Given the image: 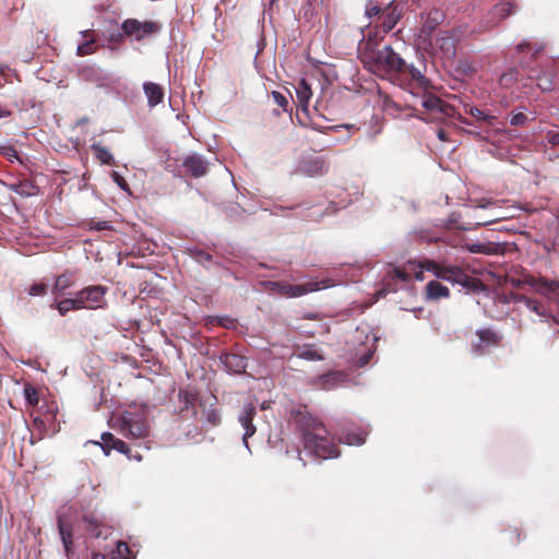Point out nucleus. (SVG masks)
<instances>
[{"instance_id":"obj_40","label":"nucleus","mask_w":559,"mask_h":559,"mask_svg":"<svg viewBox=\"0 0 559 559\" xmlns=\"http://www.w3.org/2000/svg\"><path fill=\"white\" fill-rule=\"evenodd\" d=\"M527 122V116L524 112H515L511 115L510 124L511 126H524Z\"/></svg>"},{"instance_id":"obj_19","label":"nucleus","mask_w":559,"mask_h":559,"mask_svg":"<svg viewBox=\"0 0 559 559\" xmlns=\"http://www.w3.org/2000/svg\"><path fill=\"white\" fill-rule=\"evenodd\" d=\"M143 91L147 97V104L152 108L160 104L164 99V88L157 83L145 82L143 84Z\"/></svg>"},{"instance_id":"obj_10","label":"nucleus","mask_w":559,"mask_h":559,"mask_svg":"<svg viewBox=\"0 0 559 559\" xmlns=\"http://www.w3.org/2000/svg\"><path fill=\"white\" fill-rule=\"evenodd\" d=\"M107 288L102 285L88 286L76 293L79 300L82 301V308L98 309L105 304V294Z\"/></svg>"},{"instance_id":"obj_64","label":"nucleus","mask_w":559,"mask_h":559,"mask_svg":"<svg viewBox=\"0 0 559 559\" xmlns=\"http://www.w3.org/2000/svg\"><path fill=\"white\" fill-rule=\"evenodd\" d=\"M343 127H344V128H347V129H355V130H357V128H355V126H354V124H350V126H343Z\"/></svg>"},{"instance_id":"obj_28","label":"nucleus","mask_w":559,"mask_h":559,"mask_svg":"<svg viewBox=\"0 0 559 559\" xmlns=\"http://www.w3.org/2000/svg\"><path fill=\"white\" fill-rule=\"evenodd\" d=\"M72 284H73V280L70 275H67V274L59 275L56 278V282H55V285L52 288V293L57 294V295H63L66 289L71 287Z\"/></svg>"},{"instance_id":"obj_42","label":"nucleus","mask_w":559,"mask_h":559,"mask_svg":"<svg viewBox=\"0 0 559 559\" xmlns=\"http://www.w3.org/2000/svg\"><path fill=\"white\" fill-rule=\"evenodd\" d=\"M299 356L308 360H319L322 358L316 349L311 348L302 350Z\"/></svg>"},{"instance_id":"obj_34","label":"nucleus","mask_w":559,"mask_h":559,"mask_svg":"<svg viewBox=\"0 0 559 559\" xmlns=\"http://www.w3.org/2000/svg\"><path fill=\"white\" fill-rule=\"evenodd\" d=\"M342 441H344L348 445H360L365 442V436L360 433L349 432L344 438H342Z\"/></svg>"},{"instance_id":"obj_50","label":"nucleus","mask_w":559,"mask_h":559,"mask_svg":"<svg viewBox=\"0 0 559 559\" xmlns=\"http://www.w3.org/2000/svg\"><path fill=\"white\" fill-rule=\"evenodd\" d=\"M371 356H372V353H371V352H369V353H368V354H366V355L360 356V357L358 358V360H357V365H358V367H364V366H366V365L369 362V359L371 358Z\"/></svg>"},{"instance_id":"obj_27","label":"nucleus","mask_w":559,"mask_h":559,"mask_svg":"<svg viewBox=\"0 0 559 559\" xmlns=\"http://www.w3.org/2000/svg\"><path fill=\"white\" fill-rule=\"evenodd\" d=\"M92 151L95 154V157L104 165H114L115 158L112 154L104 147L100 143H94L91 145Z\"/></svg>"},{"instance_id":"obj_26","label":"nucleus","mask_w":559,"mask_h":559,"mask_svg":"<svg viewBox=\"0 0 559 559\" xmlns=\"http://www.w3.org/2000/svg\"><path fill=\"white\" fill-rule=\"evenodd\" d=\"M52 308H56L61 316H64L70 310L82 309V301L79 300L78 295L75 294L74 298H67L55 305H51Z\"/></svg>"},{"instance_id":"obj_56","label":"nucleus","mask_w":559,"mask_h":559,"mask_svg":"<svg viewBox=\"0 0 559 559\" xmlns=\"http://www.w3.org/2000/svg\"><path fill=\"white\" fill-rule=\"evenodd\" d=\"M437 134H438V138H439L441 141H445V140H447V133H445V131H444V130L439 129V130H438V132H437Z\"/></svg>"},{"instance_id":"obj_51","label":"nucleus","mask_w":559,"mask_h":559,"mask_svg":"<svg viewBox=\"0 0 559 559\" xmlns=\"http://www.w3.org/2000/svg\"><path fill=\"white\" fill-rule=\"evenodd\" d=\"M94 228L96 230H107V229H110L111 226H110V224L108 222L103 221V222H97L95 224Z\"/></svg>"},{"instance_id":"obj_52","label":"nucleus","mask_w":559,"mask_h":559,"mask_svg":"<svg viewBox=\"0 0 559 559\" xmlns=\"http://www.w3.org/2000/svg\"><path fill=\"white\" fill-rule=\"evenodd\" d=\"M11 115V110H9L5 106H3L1 103H0V119L1 118H7Z\"/></svg>"},{"instance_id":"obj_32","label":"nucleus","mask_w":559,"mask_h":559,"mask_svg":"<svg viewBox=\"0 0 559 559\" xmlns=\"http://www.w3.org/2000/svg\"><path fill=\"white\" fill-rule=\"evenodd\" d=\"M24 397L28 405L36 406L38 404V393L35 386L32 384H25L24 386Z\"/></svg>"},{"instance_id":"obj_16","label":"nucleus","mask_w":559,"mask_h":559,"mask_svg":"<svg viewBox=\"0 0 559 559\" xmlns=\"http://www.w3.org/2000/svg\"><path fill=\"white\" fill-rule=\"evenodd\" d=\"M95 444H98L103 449V451L105 452L106 455H108L111 450H116L120 453L129 455L130 449H129L128 444L124 441L116 438L110 432H104L102 435V442H95Z\"/></svg>"},{"instance_id":"obj_60","label":"nucleus","mask_w":559,"mask_h":559,"mask_svg":"<svg viewBox=\"0 0 559 559\" xmlns=\"http://www.w3.org/2000/svg\"><path fill=\"white\" fill-rule=\"evenodd\" d=\"M330 212H331V213H334V212H336V209H335L333 205H331V206H329V207L326 209V213H330Z\"/></svg>"},{"instance_id":"obj_54","label":"nucleus","mask_w":559,"mask_h":559,"mask_svg":"<svg viewBox=\"0 0 559 559\" xmlns=\"http://www.w3.org/2000/svg\"><path fill=\"white\" fill-rule=\"evenodd\" d=\"M531 47V44L528 41H523L518 45V50L523 52L525 49H528Z\"/></svg>"},{"instance_id":"obj_37","label":"nucleus","mask_w":559,"mask_h":559,"mask_svg":"<svg viewBox=\"0 0 559 559\" xmlns=\"http://www.w3.org/2000/svg\"><path fill=\"white\" fill-rule=\"evenodd\" d=\"M34 189V186L28 182H21L17 186L14 187V191L21 195H32L34 194L31 190Z\"/></svg>"},{"instance_id":"obj_18","label":"nucleus","mask_w":559,"mask_h":559,"mask_svg":"<svg viewBox=\"0 0 559 559\" xmlns=\"http://www.w3.org/2000/svg\"><path fill=\"white\" fill-rule=\"evenodd\" d=\"M515 12V7L512 3H499L492 8L489 13L490 21L486 22V28L495 27L500 21L508 17Z\"/></svg>"},{"instance_id":"obj_46","label":"nucleus","mask_w":559,"mask_h":559,"mask_svg":"<svg viewBox=\"0 0 559 559\" xmlns=\"http://www.w3.org/2000/svg\"><path fill=\"white\" fill-rule=\"evenodd\" d=\"M510 298L515 304H524L525 307L527 306L528 301L531 300V297H527V296L521 295V294H514V293H512L510 295Z\"/></svg>"},{"instance_id":"obj_11","label":"nucleus","mask_w":559,"mask_h":559,"mask_svg":"<svg viewBox=\"0 0 559 559\" xmlns=\"http://www.w3.org/2000/svg\"><path fill=\"white\" fill-rule=\"evenodd\" d=\"M526 308L540 317L545 322H552L559 325V307L548 299L547 304L531 298Z\"/></svg>"},{"instance_id":"obj_5","label":"nucleus","mask_w":559,"mask_h":559,"mask_svg":"<svg viewBox=\"0 0 559 559\" xmlns=\"http://www.w3.org/2000/svg\"><path fill=\"white\" fill-rule=\"evenodd\" d=\"M464 112L471 115L475 122L467 118H461L464 124L474 127L468 133L475 135L479 140H489L492 135L506 132L504 123L497 120V117L489 115L476 106L464 105Z\"/></svg>"},{"instance_id":"obj_57","label":"nucleus","mask_w":559,"mask_h":559,"mask_svg":"<svg viewBox=\"0 0 559 559\" xmlns=\"http://www.w3.org/2000/svg\"><path fill=\"white\" fill-rule=\"evenodd\" d=\"M129 459H134L136 461H141L142 460V456L140 454H132L131 451L129 450V455H127Z\"/></svg>"},{"instance_id":"obj_17","label":"nucleus","mask_w":559,"mask_h":559,"mask_svg":"<svg viewBox=\"0 0 559 559\" xmlns=\"http://www.w3.org/2000/svg\"><path fill=\"white\" fill-rule=\"evenodd\" d=\"M221 362L230 373H242L246 371L247 362L243 356L238 354L223 353L219 356Z\"/></svg>"},{"instance_id":"obj_25","label":"nucleus","mask_w":559,"mask_h":559,"mask_svg":"<svg viewBox=\"0 0 559 559\" xmlns=\"http://www.w3.org/2000/svg\"><path fill=\"white\" fill-rule=\"evenodd\" d=\"M440 19L441 13L439 11H431L420 28L419 36L424 39L429 38L432 32L435 31L436 26L439 24Z\"/></svg>"},{"instance_id":"obj_59","label":"nucleus","mask_w":559,"mask_h":559,"mask_svg":"<svg viewBox=\"0 0 559 559\" xmlns=\"http://www.w3.org/2000/svg\"><path fill=\"white\" fill-rule=\"evenodd\" d=\"M165 169H167L168 171H174L173 166L168 160H166Z\"/></svg>"},{"instance_id":"obj_55","label":"nucleus","mask_w":559,"mask_h":559,"mask_svg":"<svg viewBox=\"0 0 559 559\" xmlns=\"http://www.w3.org/2000/svg\"><path fill=\"white\" fill-rule=\"evenodd\" d=\"M5 154L9 157L17 158V153H16V151L14 148H11V147L7 148V153Z\"/></svg>"},{"instance_id":"obj_13","label":"nucleus","mask_w":559,"mask_h":559,"mask_svg":"<svg viewBox=\"0 0 559 559\" xmlns=\"http://www.w3.org/2000/svg\"><path fill=\"white\" fill-rule=\"evenodd\" d=\"M477 342L472 343V352L478 356L484 355L490 347L497 346L501 337L490 329H481L476 332Z\"/></svg>"},{"instance_id":"obj_61","label":"nucleus","mask_w":559,"mask_h":559,"mask_svg":"<svg viewBox=\"0 0 559 559\" xmlns=\"http://www.w3.org/2000/svg\"><path fill=\"white\" fill-rule=\"evenodd\" d=\"M34 424H35L36 426H39V425H41V424H43V420H40L39 418H35V419H34Z\"/></svg>"},{"instance_id":"obj_41","label":"nucleus","mask_w":559,"mask_h":559,"mask_svg":"<svg viewBox=\"0 0 559 559\" xmlns=\"http://www.w3.org/2000/svg\"><path fill=\"white\" fill-rule=\"evenodd\" d=\"M123 36H126L123 34V31H121V32L115 31V32L110 33L108 36L109 46L111 48H114L116 45H118L122 40Z\"/></svg>"},{"instance_id":"obj_9","label":"nucleus","mask_w":559,"mask_h":559,"mask_svg":"<svg viewBox=\"0 0 559 559\" xmlns=\"http://www.w3.org/2000/svg\"><path fill=\"white\" fill-rule=\"evenodd\" d=\"M523 283L531 286L537 294L554 301L559 307V282L548 281L544 277L536 278L534 276H526Z\"/></svg>"},{"instance_id":"obj_33","label":"nucleus","mask_w":559,"mask_h":559,"mask_svg":"<svg viewBox=\"0 0 559 559\" xmlns=\"http://www.w3.org/2000/svg\"><path fill=\"white\" fill-rule=\"evenodd\" d=\"M343 377L342 373L340 372H331V373H326L324 376H322V378L320 379L321 382H322V388L323 389H330L334 385V383L336 381H338L341 378Z\"/></svg>"},{"instance_id":"obj_2","label":"nucleus","mask_w":559,"mask_h":559,"mask_svg":"<svg viewBox=\"0 0 559 559\" xmlns=\"http://www.w3.org/2000/svg\"><path fill=\"white\" fill-rule=\"evenodd\" d=\"M297 423L304 447L311 455L323 460L338 455L337 449L322 423L301 413L298 415Z\"/></svg>"},{"instance_id":"obj_38","label":"nucleus","mask_w":559,"mask_h":559,"mask_svg":"<svg viewBox=\"0 0 559 559\" xmlns=\"http://www.w3.org/2000/svg\"><path fill=\"white\" fill-rule=\"evenodd\" d=\"M47 292V285L44 283H35L28 288V294L31 296H41Z\"/></svg>"},{"instance_id":"obj_44","label":"nucleus","mask_w":559,"mask_h":559,"mask_svg":"<svg viewBox=\"0 0 559 559\" xmlns=\"http://www.w3.org/2000/svg\"><path fill=\"white\" fill-rule=\"evenodd\" d=\"M217 322L219 325L226 328V329H234L236 328V320L230 317H221L217 319Z\"/></svg>"},{"instance_id":"obj_43","label":"nucleus","mask_w":559,"mask_h":559,"mask_svg":"<svg viewBox=\"0 0 559 559\" xmlns=\"http://www.w3.org/2000/svg\"><path fill=\"white\" fill-rule=\"evenodd\" d=\"M516 79V71L515 70H511L510 72L508 73H504L501 75L500 78V83L504 86H509V84Z\"/></svg>"},{"instance_id":"obj_62","label":"nucleus","mask_w":559,"mask_h":559,"mask_svg":"<svg viewBox=\"0 0 559 559\" xmlns=\"http://www.w3.org/2000/svg\"><path fill=\"white\" fill-rule=\"evenodd\" d=\"M201 257H202V258H204V259H206V260H211V255H210V254H207V253L202 252V253H201Z\"/></svg>"},{"instance_id":"obj_24","label":"nucleus","mask_w":559,"mask_h":559,"mask_svg":"<svg viewBox=\"0 0 559 559\" xmlns=\"http://www.w3.org/2000/svg\"><path fill=\"white\" fill-rule=\"evenodd\" d=\"M449 295H450L449 288L437 281H430L426 285L427 299L437 300L440 298H447V297H449Z\"/></svg>"},{"instance_id":"obj_29","label":"nucleus","mask_w":559,"mask_h":559,"mask_svg":"<svg viewBox=\"0 0 559 559\" xmlns=\"http://www.w3.org/2000/svg\"><path fill=\"white\" fill-rule=\"evenodd\" d=\"M178 397L180 403L183 404L185 409L194 407L195 403L198 402V394L188 389L180 390L178 393Z\"/></svg>"},{"instance_id":"obj_48","label":"nucleus","mask_w":559,"mask_h":559,"mask_svg":"<svg viewBox=\"0 0 559 559\" xmlns=\"http://www.w3.org/2000/svg\"><path fill=\"white\" fill-rule=\"evenodd\" d=\"M546 140L548 141L549 144H551L552 146L555 145H559V132H555V131H548L546 133Z\"/></svg>"},{"instance_id":"obj_53","label":"nucleus","mask_w":559,"mask_h":559,"mask_svg":"<svg viewBox=\"0 0 559 559\" xmlns=\"http://www.w3.org/2000/svg\"><path fill=\"white\" fill-rule=\"evenodd\" d=\"M325 213L314 211L309 215L310 219L319 221Z\"/></svg>"},{"instance_id":"obj_35","label":"nucleus","mask_w":559,"mask_h":559,"mask_svg":"<svg viewBox=\"0 0 559 559\" xmlns=\"http://www.w3.org/2000/svg\"><path fill=\"white\" fill-rule=\"evenodd\" d=\"M110 177L114 180V182L117 183V186L121 190H123V191L128 192L129 194H131V191H130L128 182L126 181V179L119 173L114 170V171L110 173Z\"/></svg>"},{"instance_id":"obj_6","label":"nucleus","mask_w":559,"mask_h":559,"mask_svg":"<svg viewBox=\"0 0 559 559\" xmlns=\"http://www.w3.org/2000/svg\"><path fill=\"white\" fill-rule=\"evenodd\" d=\"M365 14L367 17H378L384 33H389L397 24L403 14V5L396 0H368Z\"/></svg>"},{"instance_id":"obj_1","label":"nucleus","mask_w":559,"mask_h":559,"mask_svg":"<svg viewBox=\"0 0 559 559\" xmlns=\"http://www.w3.org/2000/svg\"><path fill=\"white\" fill-rule=\"evenodd\" d=\"M359 50L361 62L369 72L407 91L414 99L413 106L419 104L426 110L427 117L423 120H441L453 115V107L429 91L426 76L407 64L390 45L380 47L374 39L368 38Z\"/></svg>"},{"instance_id":"obj_22","label":"nucleus","mask_w":559,"mask_h":559,"mask_svg":"<svg viewBox=\"0 0 559 559\" xmlns=\"http://www.w3.org/2000/svg\"><path fill=\"white\" fill-rule=\"evenodd\" d=\"M300 169L308 176H317L326 173L328 165L323 158L316 157L304 162Z\"/></svg>"},{"instance_id":"obj_21","label":"nucleus","mask_w":559,"mask_h":559,"mask_svg":"<svg viewBox=\"0 0 559 559\" xmlns=\"http://www.w3.org/2000/svg\"><path fill=\"white\" fill-rule=\"evenodd\" d=\"M116 548L111 549L108 552H96L93 555L92 559H129V547L126 543L116 540L115 542Z\"/></svg>"},{"instance_id":"obj_39","label":"nucleus","mask_w":559,"mask_h":559,"mask_svg":"<svg viewBox=\"0 0 559 559\" xmlns=\"http://www.w3.org/2000/svg\"><path fill=\"white\" fill-rule=\"evenodd\" d=\"M441 41L440 47L441 49L445 50L447 53L453 55L454 53V40L451 37H442L438 39Z\"/></svg>"},{"instance_id":"obj_36","label":"nucleus","mask_w":559,"mask_h":559,"mask_svg":"<svg viewBox=\"0 0 559 559\" xmlns=\"http://www.w3.org/2000/svg\"><path fill=\"white\" fill-rule=\"evenodd\" d=\"M94 39L86 40L85 43L78 46L79 56H87L95 51Z\"/></svg>"},{"instance_id":"obj_3","label":"nucleus","mask_w":559,"mask_h":559,"mask_svg":"<svg viewBox=\"0 0 559 559\" xmlns=\"http://www.w3.org/2000/svg\"><path fill=\"white\" fill-rule=\"evenodd\" d=\"M109 425L124 438L144 439L148 436L150 427L144 409H127L121 414L114 415Z\"/></svg>"},{"instance_id":"obj_15","label":"nucleus","mask_w":559,"mask_h":559,"mask_svg":"<svg viewBox=\"0 0 559 559\" xmlns=\"http://www.w3.org/2000/svg\"><path fill=\"white\" fill-rule=\"evenodd\" d=\"M186 170L194 178L206 175L209 163L198 154L187 156L182 162Z\"/></svg>"},{"instance_id":"obj_63","label":"nucleus","mask_w":559,"mask_h":559,"mask_svg":"<svg viewBox=\"0 0 559 559\" xmlns=\"http://www.w3.org/2000/svg\"><path fill=\"white\" fill-rule=\"evenodd\" d=\"M386 292L384 289L380 290L378 293L379 297L385 296Z\"/></svg>"},{"instance_id":"obj_49","label":"nucleus","mask_w":559,"mask_h":559,"mask_svg":"<svg viewBox=\"0 0 559 559\" xmlns=\"http://www.w3.org/2000/svg\"><path fill=\"white\" fill-rule=\"evenodd\" d=\"M537 84L543 91H550L552 88V83L547 79L539 78Z\"/></svg>"},{"instance_id":"obj_8","label":"nucleus","mask_w":559,"mask_h":559,"mask_svg":"<svg viewBox=\"0 0 559 559\" xmlns=\"http://www.w3.org/2000/svg\"><path fill=\"white\" fill-rule=\"evenodd\" d=\"M160 25L157 22L144 21L141 22L136 19H128L121 25V31L128 37H134L136 40H142L147 36L158 33Z\"/></svg>"},{"instance_id":"obj_7","label":"nucleus","mask_w":559,"mask_h":559,"mask_svg":"<svg viewBox=\"0 0 559 559\" xmlns=\"http://www.w3.org/2000/svg\"><path fill=\"white\" fill-rule=\"evenodd\" d=\"M263 285L266 290L271 293H275L280 296L293 298V297H300L308 293L317 292L323 288H328L333 286V283L331 280H324V281H312L308 282L306 284L301 285H292L286 282H273V281H266L263 282Z\"/></svg>"},{"instance_id":"obj_4","label":"nucleus","mask_w":559,"mask_h":559,"mask_svg":"<svg viewBox=\"0 0 559 559\" xmlns=\"http://www.w3.org/2000/svg\"><path fill=\"white\" fill-rule=\"evenodd\" d=\"M409 267L415 271V278L418 281L424 280L423 273L427 271L440 280L459 284L463 287H468L471 284V277L457 265H448L430 259H423L419 263H411Z\"/></svg>"},{"instance_id":"obj_58","label":"nucleus","mask_w":559,"mask_h":559,"mask_svg":"<svg viewBox=\"0 0 559 559\" xmlns=\"http://www.w3.org/2000/svg\"><path fill=\"white\" fill-rule=\"evenodd\" d=\"M512 283L515 287H521L522 285H525L523 283V280H513Z\"/></svg>"},{"instance_id":"obj_47","label":"nucleus","mask_w":559,"mask_h":559,"mask_svg":"<svg viewBox=\"0 0 559 559\" xmlns=\"http://www.w3.org/2000/svg\"><path fill=\"white\" fill-rule=\"evenodd\" d=\"M467 250L472 253H487L486 246L483 243H472L467 247Z\"/></svg>"},{"instance_id":"obj_31","label":"nucleus","mask_w":559,"mask_h":559,"mask_svg":"<svg viewBox=\"0 0 559 559\" xmlns=\"http://www.w3.org/2000/svg\"><path fill=\"white\" fill-rule=\"evenodd\" d=\"M202 418L210 425L216 426L221 420V416L215 408H205L202 409Z\"/></svg>"},{"instance_id":"obj_12","label":"nucleus","mask_w":559,"mask_h":559,"mask_svg":"<svg viewBox=\"0 0 559 559\" xmlns=\"http://www.w3.org/2000/svg\"><path fill=\"white\" fill-rule=\"evenodd\" d=\"M82 525L85 531L94 538H107L111 534V527L103 522V519L96 513H87L82 519Z\"/></svg>"},{"instance_id":"obj_23","label":"nucleus","mask_w":559,"mask_h":559,"mask_svg":"<svg viewBox=\"0 0 559 559\" xmlns=\"http://www.w3.org/2000/svg\"><path fill=\"white\" fill-rule=\"evenodd\" d=\"M295 90L299 106L302 108V110H307L309 102L312 97V91L310 85L305 79H302L297 83Z\"/></svg>"},{"instance_id":"obj_30","label":"nucleus","mask_w":559,"mask_h":559,"mask_svg":"<svg viewBox=\"0 0 559 559\" xmlns=\"http://www.w3.org/2000/svg\"><path fill=\"white\" fill-rule=\"evenodd\" d=\"M419 262L408 261L402 269H394V275L403 282L409 281L412 277H415V271L409 267V264Z\"/></svg>"},{"instance_id":"obj_20","label":"nucleus","mask_w":559,"mask_h":559,"mask_svg":"<svg viewBox=\"0 0 559 559\" xmlns=\"http://www.w3.org/2000/svg\"><path fill=\"white\" fill-rule=\"evenodd\" d=\"M58 528L64 550L67 555H69L73 543L72 526L64 520V516L61 513L58 514Z\"/></svg>"},{"instance_id":"obj_45","label":"nucleus","mask_w":559,"mask_h":559,"mask_svg":"<svg viewBox=\"0 0 559 559\" xmlns=\"http://www.w3.org/2000/svg\"><path fill=\"white\" fill-rule=\"evenodd\" d=\"M272 96H273L275 103L286 110V106L288 105V100L286 99V97L283 94H281L280 92H275V91L272 93Z\"/></svg>"},{"instance_id":"obj_14","label":"nucleus","mask_w":559,"mask_h":559,"mask_svg":"<svg viewBox=\"0 0 559 559\" xmlns=\"http://www.w3.org/2000/svg\"><path fill=\"white\" fill-rule=\"evenodd\" d=\"M255 414H257L255 406L252 403H249V404L245 405L242 412L240 413V415L238 417L240 425L245 429V433L242 436V442L248 450H250L248 439L250 437H252L257 431L255 426L252 424V420H253Z\"/></svg>"}]
</instances>
